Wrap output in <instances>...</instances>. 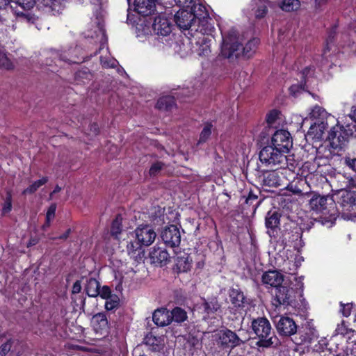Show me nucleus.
<instances>
[{"label": "nucleus", "mask_w": 356, "mask_h": 356, "mask_svg": "<svg viewBox=\"0 0 356 356\" xmlns=\"http://www.w3.org/2000/svg\"><path fill=\"white\" fill-rule=\"evenodd\" d=\"M258 44L259 39L252 38L243 47V44L238 42L236 31H230L227 35L222 38L221 54L224 58L232 60L241 56L249 58L256 51Z\"/></svg>", "instance_id": "obj_1"}, {"label": "nucleus", "mask_w": 356, "mask_h": 356, "mask_svg": "<svg viewBox=\"0 0 356 356\" xmlns=\"http://www.w3.org/2000/svg\"><path fill=\"white\" fill-rule=\"evenodd\" d=\"M275 327L278 334L282 337L296 334L294 339L296 344L310 342L315 335V330L310 327L309 325L298 329L293 319L288 316H280L275 322Z\"/></svg>", "instance_id": "obj_2"}, {"label": "nucleus", "mask_w": 356, "mask_h": 356, "mask_svg": "<svg viewBox=\"0 0 356 356\" xmlns=\"http://www.w3.org/2000/svg\"><path fill=\"white\" fill-rule=\"evenodd\" d=\"M285 154L273 145H267L261 149L259 157L262 165L270 169L287 168L291 170L293 164L288 163V159Z\"/></svg>", "instance_id": "obj_3"}, {"label": "nucleus", "mask_w": 356, "mask_h": 356, "mask_svg": "<svg viewBox=\"0 0 356 356\" xmlns=\"http://www.w3.org/2000/svg\"><path fill=\"white\" fill-rule=\"evenodd\" d=\"M252 329L259 340L256 343L258 347L270 348L277 345L278 339L275 335H271V325L265 317H259L252 321Z\"/></svg>", "instance_id": "obj_4"}, {"label": "nucleus", "mask_w": 356, "mask_h": 356, "mask_svg": "<svg viewBox=\"0 0 356 356\" xmlns=\"http://www.w3.org/2000/svg\"><path fill=\"white\" fill-rule=\"evenodd\" d=\"M345 125H336L328 135L330 145L335 149H343L348 143L350 136L356 138V125L344 122Z\"/></svg>", "instance_id": "obj_5"}, {"label": "nucleus", "mask_w": 356, "mask_h": 356, "mask_svg": "<svg viewBox=\"0 0 356 356\" xmlns=\"http://www.w3.org/2000/svg\"><path fill=\"white\" fill-rule=\"evenodd\" d=\"M175 22L180 30L188 31L185 35L188 38L191 36H195L197 31H200L197 22L194 20L193 13H191L187 10H179L175 15Z\"/></svg>", "instance_id": "obj_6"}, {"label": "nucleus", "mask_w": 356, "mask_h": 356, "mask_svg": "<svg viewBox=\"0 0 356 356\" xmlns=\"http://www.w3.org/2000/svg\"><path fill=\"white\" fill-rule=\"evenodd\" d=\"M191 7L189 12L193 13L194 20L197 22L200 31L203 33H212L214 27L211 23L212 19L209 17L206 8L200 3L194 4Z\"/></svg>", "instance_id": "obj_7"}, {"label": "nucleus", "mask_w": 356, "mask_h": 356, "mask_svg": "<svg viewBox=\"0 0 356 356\" xmlns=\"http://www.w3.org/2000/svg\"><path fill=\"white\" fill-rule=\"evenodd\" d=\"M218 344L223 348L233 349L243 343L236 332L229 329L221 330L218 333Z\"/></svg>", "instance_id": "obj_8"}, {"label": "nucleus", "mask_w": 356, "mask_h": 356, "mask_svg": "<svg viewBox=\"0 0 356 356\" xmlns=\"http://www.w3.org/2000/svg\"><path fill=\"white\" fill-rule=\"evenodd\" d=\"M273 147L287 153L292 147V139L289 131L280 129L275 131L271 138Z\"/></svg>", "instance_id": "obj_9"}, {"label": "nucleus", "mask_w": 356, "mask_h": 356, "mask_svg": "<svg viewBox=\"0 0 356 356\" xmlns=\"http://www.w3.org/2000/svg\"><path fill=\"white\" fill-rule=\"evenodd\" d=\"M210 33H203L200 31H197V34L195 36H191L195 40L196 46V52L198 56L201 57H208L211 52V37Z\"/></svg>", "instance_id": "obj_10"}, {"label": "nucleus", "mask_w": 356, "mask_h": 356, "mask_svg": "<svg viewBox=\"0 0 356 356\" xmlns=\"http://www.w3.org/2000/svg\"><path fill=\"white\" fill-rule=\"evenodd\" d=\"M161 237L164 243L170 248L178 247L181 243V233L175 225H170L163 229Z\"/></svg>", "instance_id": "obj_11"}, {"label": "nucleus", "mask_w": 356, "mask_h": 356, "mask_svg": "<svg viewBox=\"0 0 356 356\" xmlns=\"http://www.w3.org/2000/svg\"><path fill=\"white\" fill-rule=\"evenodd\" d=\"M137 241L144 246L152 244L156 237L154 230L149 225H140L135 229Z\"/></svg>", "instance_id": "obj_12"}, {"label": "nucleus", "mask_w": 356, "mask_h": 356, "mask_svg": "<svg viewBox=\"0 0 356 356\" xmlns=\"http://www.w3.org/2000/svg\"><path fill=\"white\" fill-rule=\"evenodd\" d=\"M17 4L24 11L16 10V14L18 17L23 22L34 23L35 17L29 13V10L34 6V0H15Z\"/></svg>", "instance_id": "obj_13"}, {"label": "nucleus", "mask_w": 356, "mask_h": 356, "mask_svg": "<svg viewBox=\"0 0 356 356\" xmlns=\"http://www.w3.org/2000/svg\"><path fill=\"white\" fill-rule=\"evenodd\" d=\"M293 289L287 286H280L277 288L274 301L275 306L291 305L293 301Z\"/></svg>", "instance_id": "obj_14"}, {"label": "nucleus", "mask_w": 356, "mask_h": 356, "mask_svg": "<svg viewBox=\"0 0 356 356\" xmlns=\"http://www.w3.org/2000/svg\"><path fill=\"white\" fill-rule=\"evenodd\" d=\"M170 259L169 253L163 248L154 246L149 252L151 263L156 266L166 265L170 261Z\"/></svg>", "instance_id": "obj_15"}, {"label": "nucleus", "mask_w": 356, "mask_h": 356, "mask_svg": "<svg viewBox=\"0 0 356 356\" xmlns=\"http://www.w3.org/2000/svg\"><path fill=\"white\" fill-rule=\"evenodd\" d=\"M152 29L155 34L166 36L172 31V24L166 17L158 16L154 20Z\"/></svg>", "instance_id": "obj_16"}, {"label": "nucleus", "mask_w": 356, "mask_h": 356, "mask_svg": "<svg viewBox=\"0 0 356 356\" xmlns=\"http://www.w3.org/2000/svg\"><path fill=\"white\" fill-rule=\"evenodd\" d=\"M264 284L277 288L284 281V275L277 270H268L265 272L261 277Z\"/></svg>", "instance_id": "obj_17"}, {"label": "nucleus", "mask_w": 356, "mask_h": 356, "mask_svg": "<svg viewBox=\"0 0 356 356\" xmlns=\"http://www.w3.org/2000/svg\"><path fill=\"white\" fill-rule=\"evenodd\" d=\"M134 6L136 11L143 16L152 15L156 9L154 0H135Z\"/></svg>", "instance_id": "obj_18"}, {"label": "nucleus", "mask_w": 356, "mask_h": 356, "mask_svg": "<svg viewBox=\"0 0 356 356\" xmlns=\"http://www.w3.org/2000/svg\"><path fill=\"white\" fill-rule=\"evenodd\" d=\"M154 323L160 327H164L171 323L170 311L165 308L156 309L152 315Z\"/></svg>", "instance_id": "obj_19"}, {"label": "nucleus", "mask_w": 356, "mask_h": 356, "mask_svg": "<svg viewBox=\"0 0 356 356\" xmlns=\"http://www.w3.org/2000/svg\"><path fill=\"white\" fill-rule=\"evenodd\" d=\"M92 323L93 328L97 333L104 334L108 332V322L104 313H98L94 315Z\"/></svg>", "instance_id": "obj_20"}, {"label": "nucleus", "mask_w": 356, "mask_h": 356, "mask_svg": "<svg viewBox=\"0 0 356 356\" xmlns=\"http://www.w3.org/2000/svg\"><path fill=\"white\" fill-rule=\"evenodd\" d=\"M327 122L315 121L311 124L307 135L313 138L320 140L322 138L325 131L327 129Z\"/></svg>", "instance_id": "obj_21"}, {"label": "nucleus", "mask_w": 356, "mask_h": 356, "mask_svg": "<svg viewBox=\"0 0 356 356\" xmlns=\"http://www.w3.org/2000/svg\"><path fill=\"white\" fill-rule=\"evenodd\" d=\"M143 245L137 241H129L127 245V250L129 255L135 261L141 260L144 257L145 251L142 248Z\"/></svg>", "instance_id": "obj_22"}, {"label": "nucleus", "mask_w": 356, "mask_h": 356, "mask_svg": "<svg viewBox=\"0 0 356 356\" xmlns=\"http://www.w3.org/2000/svg\"><path fill=\"white\" fill-rule=\"evenodd\" d=\"M282 178L279 172L273 170L264 175V185L269 187L284 186Z\"/></svg>", "instance_id": "obj_23"}, {"label": "nucleus", "mask_w": 356, "mask_h": 356, "mask_svg": "<svg viewBox=\"0 0 356 356\" xmlns=\"http://www.w3.org/2000/svg\"><path fill=\"white\" fill-rule=\"evenodd\" d=\"M281 213L276 210L269 211L265 218V225L267 229L274 232L280 225Z\"/></svg>", "instance_id": "obj_24"}, {"label": "nucleus", "mask_w": 356, "mask_h": 356, "mask_svg": "<svg viewBox=\"0 0 356 356\" xmlns=\"http://www.w3.org/2000/svg\"><path fill=\"white\" fill-rule=\"evenodd\" d=\"M328 196L314 194L309 200L310 208L316 211H323L326 209Z\"/></svg>", "instance_id": "obj_25"}, {"label": "nucleus", "mask_w": 356, "mask_h": 356, "mask_svg": "<svg viewBox=\"0 0 356 356\" xmlns=\"http://www.w3.org/2000/svg\"><path fill=\"white\" fill-rule=\"evenodd\" d=\"M230 301L235 307H243L245 298L242 291L238 289H232L229 291Z\"/></svg>", "instance_id": "obj_26"}, {"label": "nucleus", "mask_w": 356, "mask_h": 356, "mask_svg": "<svg viewBox=\"0 0 356 356\" xmlns=\"http://www.w3.org/2000/svg\"><path fill=\"white\" fill-rule=\"evenodd\" d=\"M176 106L175 98L172 96L161 97L157 103L156 108L162 111H171Z\"/></svg>", "instance_id": "obj_27"}, {"label": "nucleus", "mask_w": 356, "mask_h": 356, "mask_svg": "<svg viewBox=\"0 0 356 356\" xmlns=\"http://www.w3.org/2000/svg\"><path fill=\"white\" fill-rule=\"evenodd\" d=\"M100 289L99 282L95 278H90L86 284L85 290L90 297L95 298L99 296Z\"/></svg>", "instance_id": "obj_28"}, {"label": "nucleus", "mask_w": 356, "mask_h": 356, "mask_svg": "<svg viewBox=\"0 0 356 356\" xmlns=\"http://www.w3.org/2000/svg\"><path fill=\"white\" fill-rule=\"evenodd\" d=\"M177 267L180 272H187L192 266V259L186 253L178 257L176 263Z\"/></svg>", "instance_id": "obj_29"}, {"label": "nucleus", "mask_w": 356, "mask_h": 356, "mask_svg": "<svg viewBox=\"0 0 356 356\" xmlns=\"http://www.w3.org/2000/svg\"><path fill=\"white\" fill-rule=\"evenodd\" d=\"M170 314L171 323L174 321L177 323H181L188 318L186 312L179 307H175L172 311H170Z\"/></svg>", "instance_id": "obj_30"}, {"label": "nucleus", "mask_w": 356, "mask_h": 356, "mask_svg": "<svg viewBox=\"0 0 356 356\" xmlns=\"http://www.w3.org/2000/svg\"><path fill=\"white\" fill-rule=\"evenodd\" d=\"M310 118L314 121L327 122L328 113L319 106H315L309 113Z\"/></svg>", "instance_id": "obj_31"}, {"label": "nucleus", "mask_w": 356, "mask_h": 356, "mask_svg": "<svg viewBox=\"0 0 356 356\" xmlns=\"http://www.w3.org/2000/svg\"><path fill=\"white\" fill-rule=\"evenodd\" d=\"M122 232V217L121 215H118L113 220L111 228V234L115 238L118 239L119 236Z\"/></svg>", "instance_id": "obj_32"}, {"label": "nucleus", "mask_w": 356, "mask_h": 356, "mask_svg": "<svg viewBox=\"0 0 356 356\" xmlns=\"http://www.w3.org/2000/svg\"><path fill=\"white\" fill-rule=\"evenodd\" d=\"M280 7L286 12L297 10L300 7L299 0H280Z\"/></svg>", "instance_id": "obj_33"}, {"label": "nucleus", "mask_w": 356, "mask_h": 356, "mask_svg": "<svg viewBox=\"0 0 356 356\" xmlns=\"http://www.w3.org/2000/svg\"><path fill=\"white\" fill-rule=\"evenodd\" d=\"M254 2L257 6L255 16L257 18L261 19L266 15L270 2L268 0H254Z\"/></svg>", "instance_id": "obj_34"}, {"label": "nucleus", "mask_w": 356, "mask_h": 356, "mask_svg": "<svg viewBox=\"0 0 356 356\" xmlns=\"http://www.w3.org/2000/svg\"><path fill=\"white\" fill-rule=\"evenodd\" d=\"M92 73L87 69H82L75 74V80L78 83H87L92 79Z\"/></svg>", "instance_id": "obj_35"}, {"label": "nucleus", "mask_w": 356, "mask_h": 356, "mask_svg": "<svg viewBox=\"0 0 356 356\" xmlns=\"http://www.w3.org/2000/svg\"><path fill=\"white\" fill-rule=\"evenodd\" d=\"M204 307L208 314H213L220 309L221 305L218 302L216 298H212L204 302Z\"/></svg>", "instance_id": "obj_36"}, {"label": "nucleus", "mask_w": 356, "mask_h": 356, "mask_svg": "<svg viewBox=\"0 0 356 356\" xmlns=\"http://www.w3.org/2000/svg\"><path fill=\"white\" fill-rule=\"evenodd\" d=\"M48 181V178L47 177H43L39 180L34 181L31 185H30L28 188L24 190L23 194H31L35 193L40 186H43Z\"/></svg>", "instance_id": "obj_37"}, {"label": "nucleus", "mask_w": 356, "mask_h": 356, "mask_svg": "<svg viewBox=\"0 0 356 356\" xmlns=\"http://www.w3.org/2000/svg\"><path fill=\"white\" fill-rule=\"evenodd\" d=\"M63 8L64 6L63 5L61 0H53L51 1L49 6V11L51 13L52 15H56L60 13Z\"/></svg>", "instance_id": "obj_38"}, {"label": "nucleus", "mask_w": 356, "mask_h": 356, "mask_svg": "<svg viewBox=\"0 0 356 356\" xmlns=\"http://www.w3.org/2000/svg\"><path fill=\"white\" fill-rule=\"evenodd\" d=\"M211 124L207 123L205 124L204 127L203 128L202 131L200 133V139L197 143L198 144L205 143L208 140V138L211 134Z\"/></svg>", "instance_id": "obj_39"}, {"label": "nucleus", "mask_w": 356, "mask_h": 356, "mask_svg": "<svg viewBox=\"0 0 356 356\" xmlns=\"http://www.w3.org/2000/svg\"><path fill=\"white\" fill-rule=\"evenodd\" d=\"M0 67L10 70L13 67V63L7 57L6 54L0 49Z\"/></svg>", "instance_id": "obj_40"}, {"label": "nucleus", "mask_w": 356, "mask_h": 356, "mask_svg": "<svg viewBox=\"0 0 356 356\" xmlns=\"http://www.w3.org/2000/svg\"><path fill=\"white\" fill-rule=\"evenodd\" d=\"M165 166V164L161 161H156L154 163L152 164L149 170V174L151 177H154L158 175L160 172L162 170L163 167Z\"/></svg>", "instance_id": "obj_41"}, {"label": "nucleus", "mask_w": 356, "mask_h": 356, "mask_svg": "<svg viewBox=\"0 0 356 356\" xmlns=\"http://www.w3.org/2000/svg\"><path fill=\"white\" fill-rule=\"evenodd\" d=\"M12 209V195L10 192H7L6 197L2 207V214L8 213Z\"/></svg>", "instance_id": "obj_42"}, {"label": "nucleus", "mask_w": 356, "mask_h": 356, "mask_svg": "<svg viewBox=\"0 0 356 356\" xmlns=\"http://www.w3.org/2000/svg\"><path fill=\"white\" fill-rule=\"evenodd\" d=\"M280 111L277 110L270 111L266 115V122L269 126L273 125L278 119Z\"/></svg>", "instance_id": "obj_43"}, {"label": "nucleus", "mask_w": 356, "mask_h": 356, "mask_svg": "<svg viewBox=\"0 0 356 356\" xmlns=\"http://www.w3.org/2000/svg\"><path fill=\"white\" fill-rule=\"evenodd\" d=\"M13 340L11 339H8L0 346V356H6V354L10 350L12 347Z\"/></svg>", "instance_id": "obj_44"}, {"label": "nucleus", "mask_w": 356, "mask_h": 356, "mask_svg": "<svg viewBox=\"0 0 356 356\" xmlns=\"http://www.w3.org/2000/svg\"><path fill=\"white\" fill-rule=\"evenodd\" d=\"M156 342H157V339L156 338V337H154L152 334L147 335L145 337V338L144 339V343L145 345L152 346V350L156 349V348H154V346H157Z\"/></svg>", "instance_id": "obj_45"}, {"label": "nucleus", "mask_w": 356, "mask_h": 356, "mask_svg": "<svg viewBox=\"0 0 356 356\" xmlns=\"http://www.w3.org/2000/svg\"><path fill=\"white\" fill-rule=\"evenodd\" d=\"M56 209V204H51L49 207L47 214H46V221H47V226H49L50 220L54 218Z\"/></svg>", "instance_id": "obj_46"}, {"label": "nucleus", "mask_w": 356, "mask_h": 356, "mask_svg": "<svg viewBox=\"0 0 356 356\" xmlns=\"http://www.w3.org/2000/svg\"><path fill=\"white\" fill-rule=\"evenodd\" d=\"M344 164L350 169L356 172V158L346 156L344 158Z\"/></svg>", "instance_id": "obj_47"}, {"label": "nucleus", "mask_w": 356, "mask_h": 356, "mask_svg": "<svg viewBox=\"0 0 356 356\" xmlns=\"http://www.w3.org/2000/svg\"><path fill=\"white\" fill-rule=\"evenodd\" d=\"M305 86V83L294 84L289 88V90L293 96H296L299 92L304 90Z\"/></svg>", "instance_id": "obj_48"}, {"label": "nucleus", "mask_w": 356, "mask_h": 356, "mask_svg": "<svg viewBox=\"0 0 356 356\" xmlns=\"http://www.w3.org/2000/svg\"><path fill=\"white\" fill-rule=\"evenodd\" d=\"M111 291L107 286H104L102 289H99V296L104 299H108L111 298Z\"/></svg>", "instance_id": "obj_49"}, {"label": "nucleus", "mask_w": 356, "mask_h": 356, "mask_svg": "<svg viewBox=\"0 0 356 356\" xmlns=\"http://www.w3.org/2000/svg\"><path fill=\"white\" fill-rule=\"evenodd\" d=\"M59 58L60 60H63L66 63H79L80 60L77 58V59H75L72 57H69L68 56V54L67 53H63V54H60L59 56Z\"/></svg>", "instance_id": "obj_50"}, {"label": "nucleus", "mask_w": 356, "mask_h": 356, "mask_svg": "<svg viewBox=\"0 0 356 356\" xmlns=\"http://www.w3.org/2000/svg\"><path fill=\"white\" fill-rule=\"evenodd\" d=\"M118 301L116 300H108L106 299V303H105V308L107 310H112L114 308H116L118 306Z\"/></svg>", "instance_id": "obj_51"}, {"label": "nucleus", "mask_w": 356, "mask_h": 356, "mask_svg": "<svg viewBox=\"0 0 356 356\" xmlns=\"http://www.w3.org/2000/svg\"><path fill=\"white\" fill-rule=\"evenodd\" d=\"M175 3L180 7L189 8L191 6L193 0H174Z\"/></svg>", "instance_id": "obj_52"}, {"label": "nucleus", "mask_w": 356, "mask_h": 356, "mask_svg": "<svg viewBox=\"0 0 356 356\" xmlns=\"http://www.w3.org/2000/svg\"><path fill=\"white\" fill-rule=\"evenodd\" d=\"M258 198V195L254 194L252 191H250L248 197L245 198V203L248 204H252Z\"/></svg>", "instance_id": "obj_53"}, {"label": "nucleus", "mask_w": 356, "mask_h": 356, "mask_svg": "<svg viewBox=\"0 0 356 356\" xmlns=\"http://www.w3.org/2000/svg\"><path fill=\"white\" fill-rule=\"evenodd\" d=\"M342 198L343 199V202L352 203L353 202L355 201L353 194L350 192L346 191L345 193L343 194Z\"/></svg>", "instance_id": "obj_54"}, {"label": "nucleus", "mask_w": 356, "mask_h": 356, "mask_svg": "<svg viewBox=\"0 0 356 356\" xmlns=\"http://www.w3.org/2000/svg\"><path fill=\"white\" fill-rule=\"evenodd\" d=\"M99 134V127L96 123H92L90 125L89 135L92 136H97Z\"/></svg>", "instance_id": "obj_55"}, {"label": "nucleus", "mask_w": 356, "mask_h": 356, "mask_svg": "<svg viewBox=\"0 0 356 356\" xmlns=\"http://www.w3.org/2000/svg\"><path fill=\"white\" fill-rule=\"evenodd\" d=\"M81 290V286L79 281H76L74 283L72 286V292L73 293H79Z\"/></svg>", "instance_id": "obj_56"}, {"label": "nucleus", "mask_w": 356, "mask_h": 356, "mask_svg": "<svg viewBox=\"0 0 356 356\" xmlns=\"http://www.w3.org/2000/svg\"><path fill=\"white\" fill-rule=\"evenodd\" d=\"M187 343H189L191 346H195L198 343V339L194 337L189 336Z\"/></svg>", "instance_id": "obj_57"}, {"label": "nucleus", "mask_w": 356, "mask_h": 356, "mask_svg": "<svg viewBox=\"0 0 356 356\" xmlns=\"http://www.w3.org/2000/svg\"><path fill=\"white\" fill-rule=\"evenodd\" d=\"M342 306H343V309H342L343 315L346 317L350 316V307L349 306V305H342Z\"/></svg>", "instance_id": "obj_58"}, {"label": "nucleus", "mask_w": 356, "mask_h": 356, "mask_svg": "<svg viewBox=\"0 0 356 356\" xmlns=\"http://www.w3.org/2000/svg\"><path fill=\"white\" fill-rule=\"evenodd\" d=\"M348 118L353 122H356V106L353 107L351 113L348 115Z\"/></svg>", "instance_id": "obj_59"}, {"label": "nucleus", "mask_w": 356, "mask_h": 356, "mask_svg": "<svg viewBox=\"0 0 356 356\" xmlns=\"http://www.w3.org/2000/svg\"><path fill=\"white\" fill-rule=\"evenodd\" d=\"M71 233V229H67L66 232L63 234L62 235L59 236L57 238L62 239V240H66Z\"/></svg>", "instance_id": "obj_60"}, {"label": "nucleus", "mask_w": 356, "mask_h": 356, "mask_svg": "<svg viewBox=\"0 0 356 356\" xmlns=\"http://www.w3.org/2000/svg\"><path fill=\"white\" fill-rule=\"evenodd\" d=\"M329 0H315L316 3V8H319L321 5L325 4L327 3Z\"/></svg>", "instance_id": "obj_61"}, {"label": "nucleus", "mask_w": 356, "mask_h": 356, "mask_svg": "<svg viewBox=\"0 0 356 356\" xmlns=\"http://www.w3.org/2000/svg\"><path fill=\"white\" fill-rule=\"evenodd\" d=\"M9 3V0H0V9L5 8Z\"/></svg>", "instance_id": "obj_62"}, {"label": "nucleus", "mask_w": 356, "mask_h": 356, "mask_svg": "<svg viewBox=\"0 0 356 356\" xmlns=\"http://www.w3.org/2000/svg\"><path fill=\"white\" fill-rule=\"evenodd\" d=\"M60 191H61V187L56 185V187L54 188V191L50 194V198L51 199L52 198V196L54 193H57L60 192Z\"/></svg>", "instance_id": "obj_63"}, {"label": "nucleus", "mask_w": 356, "mask_h": 356, "mask_svg": "<svg viewBox=\"0 0 356 356\" xmlns=\"http://www.w3.org/2000/svg\"><path fill=\"white\" fill-rule=\"evenodd\" d=\"M314 223L313 222H310L309 223L305 225V226L302 228V230L309 231V229L314 226Z\"/></svg>", "instance_id": "obj_64"}]
</instances>
